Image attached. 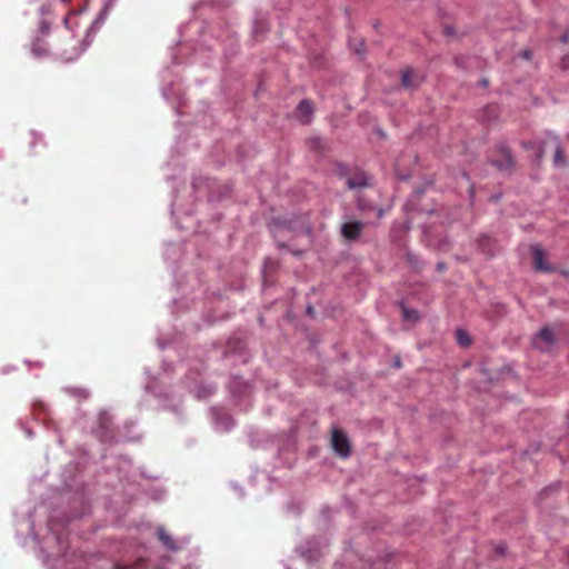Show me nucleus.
I'll return each instance as SVG.
<instances>
[{
    "label": "nucleus",
    "instance_id": "nucleus-10",
    "mask_svg": "<svg viewBox=\"0 0 569 569\" xmlns=\"http://www.w3.org/2000/svg\"><path fill=\"white\" fill-rule=\"evenodd\" d=\"M456 336H457V341L460 346L467 347L470 345L471 340L466 331L458 329L456 331Z\"/></svg>",
    "mask_w": 569,
    "mask_h": 569
},
{
    "label": "nucleus",
    "instance_id": "nucleus-11",
    "mask_svg": "<svg viewBox=\"0 0 569 569\" xmlns=\"http://www.w3.org/2000/svg\"><path fill=\"white\" fill-rule=\"evenodd\" d=\"M349 44L357 54L362 56L365 53V42L362 39H358V40L355 39V40L350 41Z\"/></svg>",
    "mask_w": 569,
    "mask_h": 569
},
{
    "label": "nucleus",
    "instance_id": "nucleus-22",
    "mask_svg": "<svg viewBox=\"0 0 569 569\" xmlns=\"http://www.w3.org/2000/svg\"><path fill=\"white\" fill-rule=\"evenodd\" d=\"M307 312H308L309 315H311V313H312V308H311V307H308Z\"/></svg>",
    "mask_w": 569,
    "mask_h": 569
},
{
    "label": "nucleus",
    "instance_id": "nucleus-9",
    "mask_svg": "<svg viewBox=\"0 0 569 569\" xmlns=\"http://www.w3.org/2000/svg\"><path fill=\"white\" fill-rule=\"evenodd\" d=\"M347 184L349 189L363 188L368 186V178L365 173H360L356 177L349 178L347 180Z\"/></svg>",
    "mask_w": 569,
    "mask_h": 569
},
{
    "label": "nucleus",
    "instance_id": "nucleus-4",
    "mask_svg": "<svg viewBox=\"0 0 569 569\" xmlns=\"http://www.w3.org/2000/svg\"><path fill=\"white\" fill-rule=\"evenodd\" d=\"M363 226L365 224L362 222H360V221H348V222H345L341 226V234L347 240H355V239H357L360 236Z\"/></svg>",
    "mask_w": 569,
    "mask_h": 569
},
{
    "label": "nucleus",
    "instance_id": "nucleus-8",
    "mask_svg": "<svg viewBox=\"0 0 569 569\" xmlns=\"http://www.w3.org/2000/svg\"><path fill=\"white\" fill-rule=\"evenodd\" d=\"M401 83L407 89H413L418 87V81L412 72V70H405L401 76Z\"/></svg>",
    "mask_w": 569,
    "mask_h": 569
},
{
    "label": "nucleus",
    "instance_id": "nucleus-15",
    "mask_svg": "<svg viewBox=\"0 0 569 569\" xmlns=\"http://www.w3.org/2000/svg\"><path fill=\"white\" fill-rule=\"evenodd\" d=\"M32 53L37 57H40L44 53V50H41V48L38 46V43H34L32 46Z\"/></svg>",
    "mask_w": 569,
    "mask_h": 569
},
{
    "label": "nucleus",
    "instance_id": "nucleus-17",
    "mask_svg": "<svg viewBox=\"0 0 569 569\" xmlns=\"http://www.w3.org/2000/svg\"><path fill=\"white\" fill-rule=\"evenodd\" d=\"M83 50H84V48H82L81 50H78L73 56L63 57V59L66 61H72L74 58L79 57Z\"/></svg>",
    "mask_w": 569,
    "mask_h": 569
},
{
    "label": "nucleus",
    "instance_id": "nucleus-24",
    "mask_svg": "<svg viewBox=\"0 0 569 569\" xmlns=\"http://www.w3.org/2000/svg\"><path fill=\"white\" fill-rule=\"evenodd\" d=\"M438 268H439V269H442V268H443V263H439V264H438Z\"/></svg>",
    "mask_w": 569,
    "mask_h": 569
},
{
    "label": "nucleus",
    "instance_id": "nucleus-7",
    "mask_svg": "<svg viewBox=\"0 0 569 569\" xmlns=\"http://www.w3.org/2000/svg\"><path fill=\"white\" fill-rule=\"evenodd\" d=\"M158 537L160 541L163 543V546L167 547L169 550L177 551L179 549L178 545L173 541L170 535L162 527L158 529Z\"/></svg>",
    "mask_w": 569,
    "mask_h": 569
},
{
    "label": "nucleus",
    "instance_id": "nucleus-12",
    "mask_svg": "<svg viewBox=\"0 0 569 569\" xmlns=\"http://www.w3.org/2000/svg\"><path fill=\"white\" fill-rule=\"evenodd\" d=\"M503 156H505V163H502V162H495V164L499 169H507V168H509L512 164V158H511V154H510V152L508 150L503 149Z\"/></svg>",
    "mask_w": 569,
    "mask_h": 569
},
{
    "label": "nucleus",
    "instance_id": "nucleus-6",
    "mask_svg": "<svg viewBox=\"0 0 569 569\" xmlns=\"http://www.w3.org/2000/svg\"><path fill=\"white\" fill-rule=\"evenodd\" d=\"M212 413L214 417V423H216L217 429H220L222 431H228L234 426V422L231 417H229L227 415L223 417H218V411L216 409L212 410Z\"/></svg>",
    "mask_w": 569,
    "mask_h": 569
},
{
    "label": "nucleus",
    "instance_id": "nucleus-16",
    "mask_svg": "<svg viewBox=\"0 0 569 569\" xmlns=\"http://www.w3.org/2000/svg\"><path fill=\"white\" fill-rule=\"evenodd\" d=\"M72 393H73L74 396H79V397L88 398V393H87L84 390L73 389V390H72Z\"/></svg>",
    "mask_w": 569,
    "mask_h": 569
},
{
    "label": "nucleus",
    "instance_id": "nucleus-5",
    "mask_svg": "<svg viewBox=\"0 0 569 569\" xmlns=\"http://www.w3.org/2000/svg\"><path fill=\"white\" fill-rule=\"evenodd\" d=\"M297 110H298V113H299L300 121L302 123H309L311 121V116L313 113V104H312L311 101L302 100L298 104Z\"/></svg>",
    "mask_w": 569,
    "mask_h": 569
},
{
    "label": "nucleus",
    "instance_id": "nucleus-13",
    "mask_svg": "<svg viewBox=\"0 0 569 569\" xmlns=\"http://www.w3.org/2000/svg\"><path fill=\"white\" fill-rule=\"evenodd\" d=\"M402 316H403V319L409 320V321H416L419 318L418 312L416 310H410V309L406 308L405 306L402 307Z\"/></svg>",
    "mask_w": 569,
    "mask_h": 569
},
{
    "label": "nucleus",
    "instance_id": "nucleus-23",
    "mask_svg": "<svg viewBox=\"0 0 569 569\" xmlns=\"http://www.w3.org/2000/svg\"><path fill=\"white\" fill-rule=\"evenodd\" d=\"M396 367H400V360L396 361Z\"/></svg>",
    "mask_w": 569,
    "mask_h": 569
},
{
    "label": "nucleus",
    "instance_id": "nucleus-21",
    "mask_svg": "<svg viewBox=\"0 0 569 569\" xmlns=\"http://www.w3.org/2000/svg\"><path fill=\"white\" fill-rule=\"evenodd\" d=\"M43 32H48V27L46 24H42Z\"/></svg>",
    "mask_w": 569,
    "mask_h": 569
},
{
    "label": "nucleus",
    "instance_id": "nucleus-20",
    "mask_svg": "<svg viewBox=\"0 0 569 569\" xmlns=\"http://www.w3.org/2000/svg\"><path fill=\"white\" fill-rule=\"evenodd\" d=\"M522 56H523L526 59H529V58H530V52H529V51H523V52H522Z\"/></svg>",
    "mask_w": 569,
    "mask_h": 569
},
{
    "label": "nucleus",
    "instance_id": "nucleus-18",
    "mask_svg": "<svg viewBox=\"0 0 569 569\" xmlns=\"http://www.w3.org/2000/svg\"><path fill=\"white\" fill-rule=\"evenodd\" d=\"M560 41H561L562 43H565V44H566V43H568V42H569V32H565V33L561 36Z\"/></svg>",
    "mask_w": 569,
    "mask_h": 569
},
{
    "label": "nucleus",
    "instance_id": "nucleus-19",
    "mask_svg": "<svg viewBox=\"0 0 569 569\" xmlns=\"http://www.w3.org/2000/svg\"><path fill=\"white\" fill-rule=\"evenodd\" d=\"M100 420H101V421L107 420V413H106V412H102V413L100 415Z\"/></svg>",
    "mask_w": 569,
    "mask_h": 569
},
{
    "label": "nucleus",
    "instance_id": "nucleus-3",
    "mask_svg": "<svg viewBox=\"0 0 569 569\" xmlns=\"http://www.w3.org/2000/svg\"><path fill=\"white\" fill-rule=\"evenodd\" d=\"M332 447L335 449V451L341 456L342 458H347L350 453V446H349V441L347 439V436L338 430V429H333L332 431Z\"/></svg>",
    "mask_w": 569,
    "mask_h": 569
},
{
    "label": "nucleus",
    "instance_id": "nucleus-2",
    "mask_svg": "<svg viewBox=\"0 0 569 569\" xmlns=\"http://www.w3.org/2000/svg\"><path fill=\"white\" fill-rule=\"evenodd\" d=\"M531 253L535 270L540 272H552L555 270V268L547 262L546 253L540 246H532Z\"/></svg>",
    "mask_w": 569,
    "mask_h": 569
},
{
    "label": "nucleus",
    "instance_id": "nucleus-14",
    "mask_svg": "<svg viewBox=\"0 0 569 569\" xmlns=\"http://www.w3.org/2000/svg\"><path fill=\"white\" fill-rule=\"evenodd\" d=\"M553 162L558 167L565 164V159H563V156H562V149L560 148V146H557V148L555 150Z\"/></svg>",
    "mask_w": 569,
    "mask_h": 569
},
{
    "label": "nucleus",
    "instance_id": "nucleus-1",
    "mask_svg": "<svg viewBox=\"0 0 569 569\" xmlns=\"http://www.w3.org/2000/svg\"><path fill=\"white\" fill-rule=\"evenodd\" d=\"M556 343L555 333L548 327L542 328L533 338L532 345L536 349L547 352L551 350V348Z\"/></svg>",
    "mask_w": 569,
    "mask_h": 569
}]
</instances>
